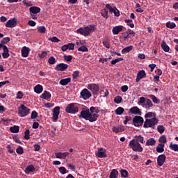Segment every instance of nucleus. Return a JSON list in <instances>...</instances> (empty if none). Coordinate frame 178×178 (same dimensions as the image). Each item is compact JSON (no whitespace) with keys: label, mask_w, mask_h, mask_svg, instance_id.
<instances>
[{"label":"nucleus","mask_w":178,"mask_h":178,"mask_svg":"<svg viewBox=\"0 0 178 178\" xmlns=\"http://www.w3.org/2000/svg\"><path fill=\"white\" fill-rule=\"evenodd\" d=\"M98 113H99V108L91 106L90 108L81 111L79 118V119H85V120H88L90 123H92L98 120Z\"/></svg>","instance_id":"nucleus-1"},{"label":"nucleus","mask_w":178,"mask_h":178,"mask_svg":"<svg viewBox=\"0 0 178 178\" xmlns=\"http://www.w3.org/2000/svg\"><path fill=\"white\" fill-rule=\"evenodd\" d=\"M95 30L94 26H88L84 28H79L76 30V33L78 34H81V35H84L85 37L87 35H90L92 31Z\"/></svg>","instance_id":"nucleus-2"},{"label":"nucleus","mask_w":178,"mask_h":178,"mask_svg":"<svg viewBox=\"0 0 178 178\" xmlns=\"http://www.w3.org/2000/svg\"><path fill=\"white\" fill-rule=\"evenodd\" d=\"M129 147L135 151V152H141L143 150L140 143L137 142L136 139H132L129 141Z\"/></svg>","instance_id":"nucleus-3"},{"label":"nucleus","mask_w":178,"mask_h":178,"mask_svg":"<svg viewBox=\"0 0 178 178\" xmlns=\"http://www.w3.org/2000/svg\"><path fill=\"white\" fill-rule=\"evenodd\" d=\"M65 112L71 115H76L79 112V106L76 103H71L65 108Z\"/></svg>","instance_id":"nucleus-4"},{"label":"nucleus","mask_w":178,"mask_h":178,"mask_svg":"<svg viewBox=\"0 0 178 178\" xmlns=\"http://www.w3.org/2000/svg\"><path fill=\"white\" fill-rule=\"evenodd\" d=\"M158 119L155 117L152 119H146L144 122L143 127H145V129H148L149 127L154 129L156 124H158Z\"/></svg>","instance_id":"nucleus-5"},{"label":"nucleus","mask_w":178,"mask_h":178,"mask_svg":"<svg viewBox=\"0 0 178 178\" xmlns=\"http://www.w3.org/2000/svg\"><path fill=\"white\" fill-rule=\"evenodd\" d=\"M30 113V110L24 104H21L18 108V114L21 118H24Z\"/></svg>","instance_id":"nucleus-6"},{"label":"nucleus","mask_w":178,"mask_h":178,"mask_svg":"<svg viewBox=\"0 0 178 178\" xmlns=\"http://www.w3.org/2000/svg\"><path fill=\"white\" fill-rule=\"evenodd\" d=\"M95 155L97 158H106V156H108L106 149L103 147L98 148L97 151L95 152Z\"/></svg>","instance_id":"nucleus-7"},{"label":"nucleus","mask_w":178,"mask_h":178,"mask_svg":"<svg viewBox=\"0 0 178 178\" xmlns=\"http://www.w3.org/2000/svg\"><path fill=\"white\" fill-rule=\"evenodd\" d=\"M143 123H144V119L140 116H135L133 119V124L136 126V127H139V126H143Z\"/></svg>","instance_id":"nucleus-8"},{"label":"nucleus","mask_w":178,"mask_h":178,"mask_svg":"<svg viewBox=\"0 0 178 178\" xmlns=\"http://www.w3.org/2000/svg\"><path fill=\"white\" fill-rule=\"evenodd\" d=\"M81 98L87 101V99H90L91 98V92L88 90V89L85 88L81 92Z\"/></svg>","instance_id":"nucleus-9"},{"label":"nucleus","mask_w":178,"mask_h":178,"mask_svg":"<svg viewBox=\"0 0 178 178\" xmlns=\"http://www.w3.org/2000/svg\"><path fill=\"white\" fill-rule=\"evenodd\" d=\"M106 7L107 9H108L110 13H113L117 17H119V16H120V13L119 12V10L116 8V7L112 8L110 4H106Z\"/></svg>","instance_id":"nucleus-10"},{"label":"nucleus","mask_w":178,"mask_h":178,"mask_svg":"<svg viewBox=\"0 0 178 178\" xmlns=\"http://www.w3.org/2000/svg\"><path fill=\"white\" fill-rule=\"evenodd\" d=\"M88 89L92 91V94L95 95L99 91V87L95 83H90L88 86Z\"/></svg>","instance_id":"nucleus-11"},{"label":"nucleus","mask_w":178,"mask_h":178,"mask_svg":"<svg viewBox=\"0 0 178 178\" xmlns=\"http://www.w3.org/2000/svg\"><path fill=\"white\" fill-rule=\"evenodd\" d=\"M16 26H17V18H13L11 19H9L6 24V27H8L10 29L16 27Z\"/></svg>","instance_id":"nucleus-12"},{"label":"nucleus","mask_w":178,"mask_h":178,"mask_svg":"<svg viewBox=\"0 0 178 178\" xmlns=\"http://www.w3.org/2000/svg\"><path fill=\"white\" fill-rule=\"evenodd\" d=\"M60 110V107L59 106H56L54 109H53V117L52 119L54 120V122H56V120L58 119V118H59V111Z\"/></svg>","instance_id":"nucleus-13"},{"label":"nucleus","mask_w":178,"mask_h":178,"mask_svg":"<svg viewBox=\"0 0 178 178\" xmlns=\"http://www.w3.org/2000/svg\"><path fill=\"white\" fill-rule=\"evenodd\" d=\"M67 67H69L67 64L59 63L56 66L55 70H58V72H65Z\"/></svg>","instance_id":"nucleus-14"},{"label":"nucleus","mask_w":178,"mask_h":178,"mask_svg":"<svg viewBox=\"0 0 178 178\" xmlns=\"http://www.w3.org/2000/svg\"><path fill=\"white\" fill-rule=\"evenodd\" d=\"M165 161H166V155L165 154L159 155L157 158V165L159 166H162L163 163H165Z\"/></svg>","instance_id":"nucleus-15"},{"label":"nucleus","mask_w":178,"mask_h":178,"mask_svg":"<svg viewBox=\"0 0 178 178\" xmlns=\"http://www.w3.org/2000/svg\"><path fill=\"white\" fill-rule=\"evenodd\" d=\"M129 113H131V115H141V111H140V108L137 106L131 107L129 111Z\"/></svg>","instance_id":"nucleus-16"},{"label":"nucleus","mask_w":178,"mask_h":178,"mask_svg":"<svg viewBox=\"0 0 178 178\" xmlns=\"http://www.w3.org/2000/svg\"><path fill=\"white\" fill-rule=\"evenodd\" d=\"M145 76H147L145 71H144V70L139 71L137 74V76L136 79V83H138V81H140V80H141V79H144V77H145Z\"/></svg>","instance_id":"nucleus-17"},{"label":"nucleus","mask_w":178,"mask_h":178,"mask_svg":"<svg viewBox=\"0 0 178 178\" xmlns=\"http://www.w3.org/2000/svg\"><path fill=\"white\" fill-rule=\"evenodd\" d=\"M22 56L23 58H27L29 56V54H30V49L27 47H22Z\"/></svg>","instance_id":"nucleus-18"},{"label":"nucleus","mask_w":178,"mask_h":178,"mask_svg":"<svg viewBox=\"0 0 178 178\" xmlns=\"http://www.w3.org/2000/svg\"><path fill=\"white\" fill-rule=\"evenodd\" d=\"M56 158L58 159H65L66 156H69V152H58L55 154Z\"/></svg>","instance_id":"nucleus-19"},{"label":"nucleus","mask_w":178,"mask_h":178,"mask_svg":"<svg viewBox=\"0 0 178 178\" xmlns=\"http://www.w3.org/2000/svg\"><path fill=\"white\" fill-rule=\"evenodd\" d=\"M29 12L33 15H37V13H40V12H41V8L37 6H32L29 8Z\"/></svg>","instance_id":"nucleus-20"},{"label":"nucleus","mask_w":178,"mask_h":178,"mask_svg":"<svg viewBox=\"0 0 178 178\" xmlns=\"http://www.w3.org/2000/svg\"><path fill=\"white\" fill-rule=\"evenodd\" d=\"M123 30V26H116L113 28V34L115 35L119 34Z\"/></svg>","instance_id":"nucleus-21"},{"label":"nucleus","mask_w":178,"mask_h":178,"mask_svg":"<svg viewBox=\"0 0 178 178\" xmlns=\"http://www.w3.org/2000/svg\"><path fill=\"white\" fill-rule=\"evenodd\" d=\"M3 52L2 54V56L4 59H6L7 58H9V49H8V47L6 45L3 46Z\"/></svg>","instance_id":"nucleus-22"},{"label":"nucleus","mask_w":178,"mask_h":178,"mask_svg":"<svg viewBox=\"0 0 178 178\" xmlns=\"http://www.w3.org/2000/svg\"><path fill=\"white\" fill-rule=\"evenodd\" d=\"M51 93L47 90H45L42 95L40 96V98H42V99H46L47 101L51 99Z\"/></svg>","instance_id":"nucleus-23"},{"label":"nucleus","mask_w":178,"mask_h":178,"mask_svg":"<svg viewBox=\"0 0 178 178\" xmlns=\"http://www.w3.org/2000/svg\"><path fill=\"white\" fill-rule=\"evenodd\" d=\"M70 81H72L71 78H66V79H60L59 83L60 86H67L69 83H70Z\"/></svg>","instance_id":"nucleus-24"},{"label":"nucleus","mask_w":178,"mask_h":178,"mask_svg":"<svg viewBox=\"0 0 178 178\" xmlns=\"http://www.w3.org/2000/svg\"><path fill=\"white\" fill-rule=\"evenodd\" d=\"M165 144L163 143H159L156 147V152L159 153H162L163 151H165Z\"/></svg>","instance_id":"nucleus-25"},{"label":"nucleus","mask_w":178,"mask_h":178,"mask_svg":"<svg viewBox=\"0 0 178 178\" xmlns=\"http://www.w3.org/2000/svg\"><path fill=\"white\" fill-rule=\"evenodd\" d=\"M35 170V168H34V165H28L26 169H25V173L26 175H29V173L31 172H34Z\"/></svg>","instance_id":"nucleus-26"},{"label":"nucleus","mask_w":178,"mask_h":178,"mask_svg":"<svg viewBox=\"0 0 178 178\" xmlns=\"http://www.w3.org/2000/svg\"><path fill=\"white\" fill-rule=\"evenodd\" d=\"M156 144V140L154 138H150L146 141V145L154 146Z\"/></svg>","instance_id":"nucleus-27"},{"label":"nucleus","mask_w":178,"mask_h":178,"mask_svg":"<svg viewBox=\"0 0 178 178\" xmlns=\"http://www.w3.org/2000/svg\"><path fill=\"white\" fill-rule=\"evenodd\" d=\"M42 86L38 84L34 87V91L36 92V94H41L42 92Z\"/></svg>","instance_id":"nucleus-28"},{"label":"nucleus","mask_w":178,"mask_h":178,"mask_svg":"<svg viewBox=\"0 0 178 178\" xmlns=\"http://www.w3.org/2000/svg\"><path fill=\"white\" fill-rule=\"evenodd\" d=\"M119 175V172L116 170L115 169H113L111 170L109 178H118V176Z\"/></svg>","instance_id":"nucleus-29"},{"label":"nucleus","mask_w":178,"mask_h":178,"mask_svg":"<svg viewBox=\"0 0 178 178\" xmlns=\"http://www.w3.org/2000/svg\"><path fill=\"white\" fill-rule=\"evenodd\" d=\"M145 106L146 109H149V108H152V106H154V104H152V102L151 101V99H147Z\"/></svg>","instance_id":"nucleus-30"},{"label":"nucleus","mask_w":178,"mask_h":178,"mask_svg":"<svg viewBox=\"0 0 178 178\" xmlns=\"http://www.w3.org/2000/svg\"><path fill=\"white\" fill-rule=\"evenodd\" d=\"M134 138H136V141H137V143H141V144H144V137H143L141 135L139 136H135Z\"/></svg>","instance_id":"nucleus-31"},{"label":"nucleus","mask_w":178,"mask_h":178,"mask_svg":"<svg viewBox=\"0 0 178 178\" xmlns=\"http://www.w3.org/2000/svg\"><path fill=\"white\" fill-rule=\"evenodd\" d=\"M149 98H151L154 104H159L161 102V101L154 95H149Z\"/></svg>","instance_id":"nucleus-32"},{"label":"nucleus","mask_w":178,"mask_h":178,"mask_svg":"<svg viewBox=\"0 0 178 178\" xmlns=\"http://www.w3.org/2000/svg\"><path fill=\"white\" fill-rule=\"evenodd\" d=\"M170 148L172 149V151H175V152H178V145L177 144H173L171 143L170 144Z\"/></svg>","instance_id":"nucleus-33"},{"label":"nucleus","mask_w":178,"mask_h":178,"mask_svg":"<svg viewBox=\"0 0 178 178\" xmlns=\"http://www.w3.org/2000/svg\"><path fill=\"white\" fill-rule=\"evenodd\" d=\"M132 49H133L132 45L128 46L122 50V54H127V53L130 52V51H131Z\"/></svg>","instance_id":"nucleus-34"},{"label":"nucleus","mask_w":178,"mask_h":178,"mask_svg":"<svg viewBox=\"0 0 178 178\" xmlns=\"http://www.w3.org/2000/svg\"><path fill=\"white\" fill-rule=\"evenodd\" d=\"M161 48L162 49L164 50L165 52H169V46H168V44H166V42H165V41H163L162 43H161Z\"/></svg>","instance_id":"nucleus-35"},{"label":"nucleus","mask_w":178,"mask_h":178,"mask_svg":"<svg viewBox=\"0 0 178 178\" xmlns=\"http://www.w3.org/2000/svg\"><path fill=\"white\" fill-rule=\"evenodd\" d=\"M19 126L14 125L10 128V131L11 133H19Z\"/></svg>","instance_id":"nucleus-36"},{"label":"nucleus","mask_w":178,"mask_h":178,"mask_svg":"<svg viewBox=\"0 0 178 178\" xmlns=\"http://www.w3.org/2000/svg\"><path fill=\"white\" fill-rule=\"evenodd\" d=\"M38 31L41 34H45L47 28H45V26H38Z\"/></svg>","instance_id":"nucleus-37"},{"label":"nucleus","mask_w":178,"mask_h":178,"mask_svg":"<svg viewBox=\"0 0 178 178\" xmlns=\"http://www.w3.org/2000/svg\"><path fill=\"white\" fill-rule=\"evenodd\" d=\"M125 23H127V26H129L131 29H134V23H133L132 19H125Z\"/></svg>","instance_id":"nucleus-38"},{"label":"nucleus","mask_w":178,"mask_h":178,"mask_svg":"<svg viewBox=\"0 0 178 178\" xmlns=\"http://www.w3.org/2000/svg\"><path fill=\"white\" fill-rule=\"evenodd\" d=\"M159 141L160 144H166V136L163 135L160 136Z\"/></svg>","instance_id":"nucleus-39"},{"label":"nucleus","mask_w":178,"mask_h":178,"mask_svg":"<svg viewBox=\"0 0 178 178\" xmlns=\"http://www.w3.org/2000/svg\"><path fill=\"white\" fill-rule=\"evenodd\" d=\"M166 27L171 29H175V27H176V24L175 22H168L166 23Z\"/></svg>","instance_id":"nucleus-40"},{"label":"nucleus","mask_w":178,"mask_h":178,"mask_svg":"<svg viewBox=\"0 0 178 178\" xmlns=\"http://www.w3.org/2000/svg\"><path fill=\"white\" fill-rule=\"evenodd\" d=\"M124 112V108H123V107H118L115 110L116 115H122Z\"/></svg>","instance_id":"nucleus-41"},{"label":"nucleus","mask_w":178,"mask_h":178,"mask_svg":"<svg viewBox=\"0 0 178 178\" xmlns=\"http://www.w3.org/2000/svg\"><path fill=\"white\" fill-rule=\"evenodd\" d=\"M48 63L49 65H55L56 63V59L55 57L51 56L48 60Z\"/></svg>","instance_id":"nucleus-42"},{"label":"nucleus","mask_w":178,"mask_h":178,"mask_svg":"<svg viewBox=\"0 0 178 178\" xmlns=\"http://www.w3.org/2000/svg\"><path fill=\"white\" fill-rule=\"evenodd\" d=\"M101 15L105 19H108V10H106V8L102 10Z\"/></svg>","instance_id":"nucleus-43"},{"label":"nucleus","mask_w":178,"mask_h":178,"mask_svg":"<svg viewBox=\"0 0 178 178\" xmlns=\"http://www.w3.org/2000/svg\"><path fill=\"white\" fill-rule=\"evenodd\" d=\"M78 51H79V52H88V48L86 46H81L78 49Z\"/></svg>","instance_id":"nucleus-44"},{"label":"nucleus","mask_w":178,"mask_h":178,"mask_svg":"<svg viewBox=\"0 0 178 178\" xmlns=\"http://www.w3.org/2000/svg\"><path fill=\"white\" fill-rule=\"evenodd\" d=\"M157 130L159 133H160V134H162L165 131V127H163V125H159L157 127Z\"/></svg>","instance_id":"nucleus-45"},{"label":"nucleus","mask_w":178,"mask_h":178,"mask_svg":"<svg viewBox=\"0 0 178 178\" xmlns=\"http://www.w3.org/2000/svg\"><path fill=\"white\" fill-rule=\"evenodd\" d=\"M120 173L122 177H127V176H129V172L126 170H121Z\"/></svg>","instance_id":"nucleus-46"},{"label":"nucleus","mask_w":178,"mask_h":178,"mask_svg":"<svg viewBox=\"0 0 178 178\" xmlns=\"http://www.w3.org/2000/svg\"><path fill=\"white\" fill-rule=\"evenodd\" d=\"M155 113L153 112H148L145 114V119H148V118H154Z\"/></svg>","instance_id":"nucleus-47"},{"label":"nucleus","mask_w":178,"mask_h":178,"mask_svg":"<svg viewBox=\"0 0 178 178\" xmlns=\"http://www.w3.org/2000/svg\"><path fill=\"white\" fill-rule=\"evenodd\" d=\"M123 60V58H118L115 60H111V65H116L118 62H122Z\"/></svg>","instance_id":"nucleus-48"},{"label":"nucleus","mask_w":178,"mask_h":178,"mask_svg":"<svg viewBox=\"0 0 178 178\" xmlns=\"http://www.w3.org/2000/svg\"><path fill=\"white\" fill-rule=\"evenodd\" d=\"M24 138L25 140H29L30 139V130L26 129L24 132Z\"/></svg>","instance_id":"nucleus-49"},{"label":"nucleus","mask_w":178,"mask_h":178,"mask_svg":"<svg viewBox=\"0 0 178 178\" xmlns=\"http://www.w3.org/2000/svg\"><path fill=\"white\" fill-rule=\"evenodd\" d=\"M122 101V97L120 96H117L114 99V102H115V104H120Z\"/></svg>","instance_id":"nucleus-50"},{"label":"nucleus","mask_w":178,"mask_h":178,"mask_svg":"<svg viewBox=\"0 0 178 178\" xmlns=\"http://www.w3.org/2000/svg\"><path fill=\"white\" fill-rule=\"evenodd\" d=\"M16 152L17 154H19V155H22L24 152L23 147H22L21 146L18 147L16 149Z\"/></svg>","instance_id":"nucleus-51"},{"label":"nucleus","mask_w":178,"mask_h":178,"mask_svg":"<svg viewBox=\"0 0 178 178\" xmlns=\"http://www.w3.org/2000/svg\"><path fill=\"white\" fill-rule=\"evenodd\" d=\"M58 169H59V172H60V173H61V175H66V172H67V170H66V168L65 167H60Z\"/></svg>","instance_id":"nucleus-52"},{"label":"nucleus","mask_w":178,"mask_h":178,"mask_svg":"<svg viewBox=\"0 0 178 178\" xmlns=\"http://www.w3.org/2000/svg\"><path fill=\"white\" fill-rule=\"evenodd\" d=\"M122 38H124V40H127V38H129L130 37V35L128 31H126V32L122 33Z\"/></svg>","instance_id":"nucleus-53"},{"label":"nucleus","mask_w":178,"mask_h":178,"mask_svg":"<svg viewBox=\"0 0 178 178\" xmlns=\"http://www.w3.org/2000/svg\"><path fill=\"white\" fill-rule=\"evenodd\" d=\"M49 41H51V42H59V41H60V40H58L56 38V36H54V37H52V38H49Z\"/></svg>","instance_id":"nucleus-54"},{"label":"nucleus","mask_w":178,"mask_h":178,"mask_svg":"<svg viewBox=\"0 0 178 178\" xmlns=\"http://www.w3.org/2000/svg\"><path fill=\"white\" fill-rule=\"evenodd\" d=\"M64 59L67 62H70V60H72V59H73V56H72L71 55H68V56L65 55Z\"/></svg>","instance_id":"nucleus-55"},{"label":"nucleus","mask_w":178,"mask_h":178,"mask_svg":"<svg viewBox=\"0 0 178 178\" xmlns=\"http://www.w3.org/2000/svg\"><path fill=\"white\" fill-rule=\"evenodd\" d=\"M67 47L70 51L74 49V44H73V43L67 44Z\"/></svg>","instance_id":"nucleus-56"},{"label":"nucleus","mask_w":178,"mask_h":178,"mask_svg":"<svg viewBox=\"0 0 178 178\" xmlns=\"http://www.w3.org/2000/svg\"><path fill=\"white\" fill-rule=\"evenodd\" d=\"M147 99H145V97H141L139 98V101L138 104L140 105V104H145Z\"/></svg>","instance_id":"nucleus-57"},{"label":"nucleus","mask_w":178,"mask_h":178,"mask_svg":"<svg viewBox=\"0 0 178 178\" xmlns=\"http://www.w3.org/2000/svg\"><path fill=\"white\" fill-rule=\"evenodd\" d=\"M103 45H104V47H106V48H111V44L109 43V41L108 40H104L103 41Z\"/></svg>","instance_id":"nucleus-58"},{"label":"nucleus","mask_w":178,"mask_h":178,"mask_svg":"<svg viewBox=\"0 0 178 178\" xmlns=\"http://www.w3.org/2000/svg\"><path fill=\"white\" fill-rule=\"evenodd\" d=\"M80 74V72L79 71H74L72 74V77L73 79H77V77H79V75Z\"/></svg>","instance_id":"nucleus-59"},{"label":"nucleus","mask_w":178,"mask_h":178,"mask_svg":"<svg viewBox=\"0 0 178 178\" xmlns=\"http://www.w3.org/2000/svg\"><path fill=\"white\" fill-rule=\"evenodd\" d=\"M38 116V113L36 111H33L31 113V119H35Z\"/></svg>","instance_id":"nucleus-60"},{"label":"nucleus","mask_w":178,"mask_h":178,"mask_svg":"<svg viewBox=\"0 0 178 178\" xmlns=\"http://www.w3.org/2000/svg\"><path fill=\"white\" fill-rule=\"evenodd\" d=\"M10 41V38H4L2 40H1V44H6L8 42H9Z\"/></svg>","instance_id":"nucleus-61"},{"label":"nucleus","mask_w":178,"mask_h":178,"mask_svg":"<svg viewBox=\"0 0 178 178\" xmlns=\"http://www.w3.org/2000/svg\"><path fill=\"white\" fill-rule=\"evenodd\" d=\"M28 24H29V26H31V27H34V26H35L37 24V23H35V22H34L33 20H29L28 22Z\"/></svg>","instance_id":"nucleus-62"},{"label":"nucleus","mask_w":178,"mask_h":178,"mask_svg":"<svg viewBox=\"0 0 178 178\" xmlns=\"http://www.w3.org/2000/svg\"><path fill=\"white\" fill-rule=\"evenodd\" d=\"M22 98H23V93L19 91L17 94V99H22Z\"/></svg>","instance_id":"nucleus-63"},{"label":"nucleus","mask_w":178,"mask_h":178,"mask_svg":"<svg viewBox=\"0 0 178 178\" xmlns=\"http://www.w3.org/2000/svg\"><path fill=\"white\" fill-rule=\"evenodd\" d=\"M48 55L47 51H42L41 54H39L40 58H45Z\"/></svg>","instance_id":"nucleus-64"}]
</instances>
